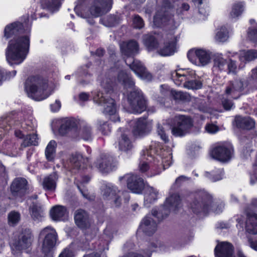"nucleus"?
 I'll return each mask as SVG.
<instances>
[{
    "label": "nucleus",
    "mask_w": 257,
    "mask_h": 257,
    "mask_svg": "<svg viewBox=\"0 0 257 257\" xmlns=\"http://www.w3.org/2000/svg\"><path fill=\"white\" fill-rule=\"evenodd\" d=\"M247 79H236L230 81L229 85L226 87L225 94L233 99H238L241 95V92L248 85Z\"/></svg>",
    "instance_id": "nucleus-11"
},
{
    "label": "nucleus",
    "mask_w": 257,
    "mask_h": 257,
    "mask_svg": "<svg viewBox=\"0 0 257 257\" xmlns=\"http://www.w3.org/2000/svg\"><path fill=\"white\" fill-rule=\"evenodd\" d=\"M74 220L79 228L86 229L91 225L89 214L85 210L79 208L74 212Z\"/></svg>",
    "instance_id": "nucleus-19"
},
{
    "label": "nucleus",
    "mask_w": 257,
    "mask_h": 257,
    "mask_svg": "<svg viewBox=\"0 0 257 257\" xmlns=\"http://www.w3.org/2000/svg\"><path fill=\"white\" fill-rule=\"evenodd\" d=\"M246 231L251 234H257V215L250 217L246 225Z\"/></svg>",
    "instance_id": "nucleus-41"
},
{
    "label": "nucleus",
    "mask_w": 257,
    "mask_h": 257,
    "mask_svg": "<svg viewBox=\"0 0 257 257\" xmlns=\"http://www.w3.org/2000/svg\"><path fill=\"white\" fill-rule=\"evenodd\" d=\"M221 105L225 111H230L231 109H234L235 107V105L232 100L224 97L221 99Z\"/></svg>",
    "instance_id": "nucleus-49"
},
{
    "label": "nucleus",
    "mask_w": 257,
    "mask_h": 257,
    "mask_svg": "<svg viewBox=\"0 0 257 257\" xmlns=\"http://www.w3.org/2000/svg\"><path fill=\"white\" fill-rule=\"evenodd\" d=\"M181 207L180 196L177 194L170 195L164 204L161 207L159 211L156 210H152V215L156 217L157 221L160 222L167 217L171 211H176Z\"/></svg>",
    "instance_id": "nucleus-6"
},
{
    "label": "nucleus",
    "mask_w": 257,
    "mask_h": 257,
    "mask_svg": "<svg viewBox=\"0 0 257 257\" xmlns=\"http://www.w3.org/2000/svg\"><path fill=\"white\" fill-rule=\"evenodd\" d=\"M20 219V214L16 211H12L8 215V220L10 223L16 224L18 223Z\"/></svg>",
    "instance_id": "nucleus-52"
},
{
    "label": "nucleus",
    "mask_w": 257,
    "mask_h": 257,
    "mask_svg": "<svg viewBox=\"0 0 257 257\" xmlns=\"http://www.w3.org/2000/svg\"><path fill=\"white\" fill-rule=\"evenodd\" d=\"M94 99L100 104H106L103 110V112L105 114L110 116L115 114L116 112V104L113 98H112L111 97H106L104 96L102 92L99 91L94 96Z\"/></svg>",
    "instance_id": "nucleus-12"
},
{
    "label": "nucleus",
    "mask_w": 257,
    "mask_h": 257,
    "mask_svg": "<svg viewBox=\"0 0 257 257\" xmlns=\"http://www.w3.org/2000/svg\"><path fill=\"white\" fill-rule=\"evenodd\" d=\"M77 124L76 121L72 118L65 120L58 128L59 134L61 136H65L73 129H76Z\"/></svg>",
    "instance_id": "nucleus-27"
},
{
    "label": "nucleus",
    "mask_w": 257,
    "mask_h": 257,
    "mask_svg": "<svg viewBox=\"0 0 257 257\" xmlns=\"http://www.w3.org/2000/svg\"><path fill=\"white\" fill-rule=\"evenodd\" d=\"M133 26L136 29H141L145 26L143 18L139 15H135L133 18Z\"/></svg>",
    "instance_id": "nucleus-48"
},
{
    "label": "nucleus",
    "mask_w": 257,
    "mask_h": 257,
    "mask_svg": "<svg viewBox=\"0 0 257 257\" xmlns=\"http://www.w3.org/2000/svg\"><path fill=\"white\" fill-rule=\"evenodd\" d=\"M139 171L142 173H144L147 171L149 168L150 166L146 162H141L139 165Z\"/></svg>",
    "instance_id": "nucleus-61"
},
{
    "label": "nucleus",
    "mask_w": 257,
    "mask_h": 257,
    "mask_svg": "<svg viewBox=\"0 0 257 257\" xmlns=\"http://www.w3.org/2000/svg\"><path fill=\"white\" fill-rule=\"evenodd\" d=\"M57 144L55 141L51 140L45 149V156L47 161H54L56 154Z\"/></svg>",
    "instance_id": "nucleus-35"
},
{
    "label": "nucleus",
    "mask_w": 257,
    "mask_h": 257,
    "mask_svg": "<svg viewBox=\"0 0 257 257\" xmlns=\"http://www.w3.org/2000/svg\"><path fill=\"white\" fill-rule=\"evenodd\" d=\"M66 211V209L64 207L57 206L51 209L50 214L53 220H59L65 215Z\"/></svg>",
    "instance_id": "nucleus-37"
},
{
    "label": "nucleus",
    "mask_w": 257,
    "mask_h": 257,
    "mask_svg": "<svg viewBox=\"0 0 257 257\" xmlns=\"http://www.w3.org/2000/svg\"><path fill=\"white\" fill-rule=\"evenodd\" d=\"M73 251L69 249H65L59 255V257H73Z\"/></svg>",
    "instance_id": "nucleus-63"
},
{
    "label": "nucleus",
    "mask_w": 257,
    "mask_h": 257,
    "mask_svg": "<svg viewBox=\"0 0 257 257\" xmlns=\"http://www.w3.org/2000/svg\"><path fill=\"white\" fill-rule=\"evenodd\" d=\"M58 177L55 173L45 178L43 182L44 188L50 191H54L56 188V181Z\"/></svg>",
    "instance_id": "nucleus-33"
},
{
    "label": "nucleus",
    "mask_w": 257,
    "mask_h": 257,
    "mask_svg": "<svg viewBox=\"0 0 257 257\" xmlns=\"http://www.w3.org/2000/svg\"><path fill=\"white\" fill-rule=\"evenodd\" d=\"M234 155L232 145L223 144L217 145L212 149L210 156L216 161H230Z\"/></svg>",
    "instance_id": "nucleus-10"
},
{
    "label": "nucleus",
    "mask_w": 257,
    "mask_h": 257,
    "mask_svg": "<svg viewBox=\"0 0 257 257\" xmlns=\"http://www.w3.org/2000/svg\"><path fill=\"white\" fill-rule=\"evenodd\" d=\"M213 203L211 195L203 190L196 192L193 195L190 208L196 214L208 212Z\"/></svg>",
    "instance_id": "nucleus-4"
},
{
    "label": "nucleus",
    "mask_w": 257,
    "mask_h": 257,
    "mask_svg": "<svg viewBox=\"0 0 257 257\" xmlns=\"http://www.w3.org/2000/svg\"><path fill=\"white\" fill-rule=\"evenodd\" d=\"M82 136L85 141H88L92 139V127L90 125H84L82 129Z\"/></svg>",
    "instance_id": "nucleus-50"
},
{
    "label": "nucleus",
    "mask_w": 257,
    "mask_h": 257,
    "mask_svg": "<svg viewBox=\"0 0 257 257\" xmlns=\"http://www.w3.org/2000/svg\"><path fill=\"white\" fill-rule=\"evenodd\" d=\"M247 36L250 41L257 45V25L254 28H248Z\"/></svg>",
    "instance_id": "nucleus-51"
},
{
    "label": "nucleus",
    "mask_w": 257,
    "mask_h": 257,
    "mask_svg": "<svg viewBox=\"0 0 257 257\" xmlns=\"http://www.w3.org/2000/svg\"><path fill=\"white\" fill-rule=\"evenodd\" d=\"M171 78L177 86L189 90H197L203 87L201 78L195 70L190 68L176 70L171 72Z\"/></svg>",
    "instance_id": "nucleus-2"
},
{
    "label": "nucleus",
    "mask_w": 257,
    "mask_h": 257,
    "mask_svg": "<svg viewBox=\"0 0 257 257\" xmlns=\"http://www.w3.org/2000/svg\"><path fill=\"white\" fill-rule=\"evenodd\" d=\"M157 132L158 135L160 136L161 139L167 143L169 142V140L168 136L166 135L164 127L161 125H159L157 128Z\"/></svg>",
    "instance_id": "nucleus-56"
},
{
    "label": "nucleus",
    "mask_w": 257,
    "mask_h": 257,
    "mask_svg": "<svg viewBox=\"0 0 257 257\" xmlns=\"http://www.w3.org/2000/svg\"><path fill=\"white\" fill-rule=\"evenodd\" d=\"M71 156L72 161H88V157H85L81 153L79 152L72 153Z\"/></svg>",
    "instance_id": "nucleus-57"
},
{
    "label": "nucleus",
    "mask_w": 257,
    "mask_h": 257,
    "mask_svg": "<svg viewBox=\"0 0 257 257\" xmlns=\"http://www.w3.org/2000/svg\"><path fill=\"white\" fill-rule=\"evenodd\" d=\"M77 246L82 249H87L89 248V242L86 239L85 235H83L78 239L76 242Z\"/></svg>",
    "instance_id": "nucleus-54"
},
{
    "label": "nucleus",
    "mask_w": 257,
    "mask_h": 257,
    "mask_svg": "<svg viewBox=\"0 0 257 257\" xmlns=\"http://www.w3.org/2000/svg\"><path fill=\"white\" fill-rule=\"evenodd\" d=\"M41 4L43 9L53 13L58 11L61 6V0H41Z\"/></svg>",
    "instance_id": "nucleus-30"
},
{
    "label": "nucleus",
    "mask_w": 257,
    "mask_h": 257,
    "mask_svg": "<svg viewBox=\"0 0 257 257\" xmlns=\"http://www.w3.org/2000/svg\"><path fill=\"white\" fill-rule=\"evenodd\" d=\"M140 228L147 235H152L157 230L156 221L151 217H145L140 225Z\"/></svg>",
    "instance_id": "nucleus-24"
},
{
    "label": "nucleus",
    "mask_w": 257,
    "mask_h": 257,
    "mask_svg": "<svg viewBox=\"0 0 257 257\" xmlns=\"http://www.w3.org/2000/svg\"><path fill=\"white\" fill-rule=\"evenodd\" d=\"M172 94L175 100L186 101L188 99L187 93L182 91H172Z\"/></svg>",
    "instance_id": "nucleus-53"
},
{
    "label": "nucleus",
    "mask_w": 257,
    "mask_h": 257,
    "mask_svg": "<svg viewBox=\"0 0 257 257\" xmlns=\"http://www.w3.org/2000/svg\"><path fill=\"white\" fill-rule=\"evenodd\" d=\"M93 166L96 167L102 173H109L115 167L112 162H93Z\"/></svg>",
    "instance_id": "nucleus-34"
},
{
    "label": "nucleus",
    "mask_w": 257,
    "mask_h": 257,
    "mask_svg": "<svg viewBox=\"0 0 257 257\" xmlns=\"http://www.w3.org/2000/svg\"><path fill=\"white\" fill-rule=\"evenodd\" d=\"M127 99L133 113L140 114L146 110L148 100L141 89L133 88L127 93Z\"/></svg>",
    "instance_id": "nucleus-5"
},
{
    "label": "nucleus",
    "mask_w": 257,
    "mask_h": 257,
    "mask_svg": "<svg viewBox=\"0 0 257 257\" xmlns=\"http://www.w3.org/2000/svg\"><path fill=\"white\" fill-rule=\"evenodd\" d=\"M105 50L102 48H97L95 52H91V55L94 56L96 55L99 57H101L104 56L105 54Z\"/></svg>",
    "instance_id": "nucleus-62"
},
{
    "label": "nucleus",
    "mask_w": 257,
    "mask_h": 257,
    "mask_svg": "<svg viewBox=\"0 0 257 257\" xmlns=\"http://www.w3.org/2000/svg\"><path fill=\"white\" fill-rule=\"evenodd\" d=\"M233 246L227 241L219 242L216 246L214 252L216 257H233Z\"/></svg>",
    "instance_id": "nucleus-21"
},
{
    "label": "nucleus",
    "mask_w": 257,
    "mask_h": 257,
    "mask_svg": "<svg viewBox=\"0 0 257 257\" xmlns=\"http://www.w3.org/2000/svg\"><path fill=\"white\" fill-rule=\"evenodd\" d=\"M130 131L127 127L118 128L116 135L120 150L127 151L133 148V142L130 138Z\"/></svg>",
    "instance_id": "nucleus-14"
},
{
    "label": "nucleus",
    "mask_w": 257,
    "mask_h": 257,
    "mask_svg": "<svg viewBox=\"0 0 257 257\" xmlns=\"http://www.w3.org/2000/svg\"><path fill=\"white\" fill-rule=\"evenodd\" d=\"M158 192L156 191L154 188L148 187L146 190V193L145 197V204L149 206L150 205L157 199Z\"/></svg>",
    "instance_id": "nucleus-38"
},
{
    "label": "nucleus",
    "mask_w": 257,
    "mask_h": 257,
    "mask_svg": "<svg viewBox=\"0 0 257 257\" xmlns=\"http://www.w3.org/2000/svg\"><path fill=\"white\" fill-rule=\"evenodd\" d=\"M257 58V50H244L239 56V60L243 62H250Z\"/></svg>",
    "instance_id": "nucleus-36"
},
{
    "label": "nucleus",
    "mask_w": 257,
    "mask_h": 257,
    "mask_svg": "<svg viewBox=\"0 0 257 257\" xmlns=\"http://www.w3.org/2000/svg\"><path fill=\"white\" fill-rule=\"evenodd\" d=\"M205 130L210 134H215L219 131V127L213 123H207L205 125Z\"/></svg>",
    "instance_id": "nucleus-58"
},
{
    "label": "nucleus",
    "mask_w": 257,
    "mask_h": 257,
    "mask_svg": "<svg viewBox=\"0 0 257 257\" xmlns=\"http://www.w3.org/2000/svg\"><path fill=\"white\" fill-rule=\"evenodd\" d=\"M96 126L97 130L103 136H108L111 133V124L108 121L97 119Z\"/></svg>",
    "instance_id": "nucleus-31"
},
{
    "label": "nucleus",
    "mask_w": 257,
    "mask_h": 257,
    "mask_svg": "<svg viewBox=\"0 0 257 257\" xmlns=\"http://www.w3.org/2000/svg\"><path fill=\"white\" fill-rule=\"evenodd\" d=\"M236 69L237 65L236 61L232 59H229V61H227L226 70L228 71V73H234L236 72Z\"/></svg>",
    "instance_id": "nucleus-55"
},
{
    "label": "nucleus",
    "mask_w": 257,
    "mask_h": 257,
    "mask_svg": "<svg viewBox=\"0 0 257 257\" xmlns=\"http://www.w3.org/2000/svg\"><path fill=\"white\" fill-rule=\"evenodd\" d=\"M126 64L141 79L149 81L152 80L151 73L147 71L146 67L140 61L134 59L131 63L128 64L126 63Z\"/></svg>",
    "instance_id": "nucleus-18"
},
{
    "label": "nucleus",
    "mask_w": 257,
    "mask_h": 257,
    "mask_svg": "<svg viewBox=\"0 0 257 257\" xmlns=\"http://www.w3.org/2000/svg\"><path fill=\"white\" fill-rule=\"evenodd\" d=\"M143 43L148 51H153L158 49L159 45L156 37L150 34L144 36Z\"/></svg>",
    "instance_id": "nucleus-28"
},
{
    "label": "nucleus",
    "mask_w": 257,
    "mask_h": 257,
    "mask_svg": "<svg viewBox=\"0 0 257 257\" xmlns=\"http://www.w3.org/2000/svg\"><path fill=\"white\" fill-rule=\"evenodd\" d=\"M213 67L215 69L220 71L226 70L227 61L223 57L219 56H216L213 60Z\"/></svg>",
    "instance_id": "nucleus-42"
},
{
    "label": "nucleus",
    "mask_w": 257,
    "mask_h": 257,
    "mask_svg": "<svg viewBox=\"0 0 257 257\" xmlns=\"http://www.w3.org/2000/svg\"><path fill=\"white\" fill-rule=\"evenodd\" d=\"M106 21L109 27H114L117 23V18L114 15H109L106 18Z\"/></svg>",
    "instance_id": "nucleus-59"
},
{
    "label": "nucleus",
    "mask_w": 257,
    "mask_h": 257,
    "mask_svg": "<svg viewBox=\"0 0 257 257\" xmlns=\"http://www.w3.org/2000/svg\"><path fill=\"white\" fill-rule=\"evenodd\" d=\"M27 181L22 178H16L10 186L12 195L15 198H21L28 193Z\"/></svg>",
    "instance_id": "nucleus-15"
},
{
    "label": "nucleus",
    "mask_w": 257,
    "mask_h": 257,
    "mask_svg": "<svg viewBox=\"0 0 257 257\" xmlns=\"http://www.w3.org/2000/svg\"><path fill=\"white\" fill-rule=\"evenodd\" d=\"M177 39L174 37L173 40L165 44V46L159 51V53L163 56L173 55L176 48Z\"/></svg>",
    "instance_id": "nucleus-29"
},
{
    "label": "nucleus",
    "mask_w": 257,
    "mask_h": 257,
    "mask_svg": "<svg viewBox=\"0 0 257 257\" xmlns=\"http://www.w3.org/2000/svg\"><path fill=\"white\" fill-rule=\"evenodd\" d=\"M244 10V6L241 2L234 3L232 6L230 16L232 18H235L241 15Z\"/></svg>",
    "instance_id": "nucleus-43"
},
{
    "label": "nucleus",
    "mask_w": 257,
    "mask_h": 257,
    "mask_svg": "<svg viewBox=\"0 0 257 257\" xmlns=\"http://www.w3.org/2000/svg\"><path fill=\"white\" fill-rule=\"evenodd\" d=\"M147 118L148 115L145 114L137 120L133 130V134L135 137H142L146 135L148 126Z\"/></svg>",
    "instance_id": "nucleus-23"
},
{
    "label": "nucleus",
    "mask_w": 257,
    "mask_h": 257,
    "mask_svg": "<svg viewBox=\"0 0 257 257\" xmlns=\"http://www.w3.org/2000/svg\"><path fill=\"white\" fill-rule=\"evenodd\" d=\"M30 209L31 213V216L34 220L38 221L41 220L43 215L41 206L33 203L30 206Z\"/></svg>",
    "instance_id": "nucleus-40"
},
{
    "label": "nucleus",
    "mask_w": 257,
    "mask_h": 257,
    "mask_svg": "<svg viewBox=\"0 0 257 257\" xmlns=\"http://www.w3.org/2000/svg\"><path fill=\"white\" fill-rule=\"evenodd\" d=\"M31 30L29 15L5 27L2 40L5 41V44L8 41L5 55L10 66L20 64L26 58L30 50Z\"/></svg>",
    "instance_id": "nucleus-1"
},
{
    "label": "nucleus",
    "mask_w": 257,
    "mask_h": 257,
    "mask_svg": "<svg viewBox=\"0 0 257 257\" xmlns=\"http://www.w3.org/2000/svg\"><path fill=\"white\" fill-rule=\"evenodd\" d=\"M102 87L107 94L112 95L117 88V85L112 78H106L101 83Z\"/></svg>",
    "instance_id": "nucleus-32"
},
{
    "label": "nucleus",
    "mask_w": 257,
    "mask_h": 257,
    "mask_svg": "<svg viewBox=\"0 0 257 257\" xmlns=\"http://www.w3.org/2000/svg\"><path fill=\"white\" fill-rule=\"evenodd\" d=\"M117 80L125 89H133L135 87V81L130 72L121 70L117 73Z\"/></svg>",
    "instance_id": "nucleus-20"
},
{
    "label": "nucleus",
    "mask_w": 257,
    "mask_h": 257,
    "mask_svg": "<svg viewBox=\"0 0 257 257\" xmlns=\"http://www.w3.org/2000/svg\"><path fill=\"white\" fill-rule=\"evenodd\" d=\"M139 44L134 39L124 41L120 46V50L122 55L126 57H132L133 59L139 54Z\"/></svg>",
    "instance_id": "nucleus-17"
},
{
    "label": "nucleus",
    "mask_w": 257,
    "mask_h": 257,
    "mask_svg": "<svg viewBox=\"0 0 257 257\" xmlns=\"http://www.w3.org/2000/svg\"><path fill=\"white\" fill-rule=\"evenodd\" d=\"M228 32L225 26H222L216 33L215 38L219 42H224L228 37Z\"/></svg>",
    "instance_id": "nucleus-46"
},
{
    "label": "nucleus",
    "mask_w": 257,
    "mask_h": 257,
    "mask_svg": "<svg viewBox=\"0 0 257 257\" xmlns=\"http://www.w3.org/2000/svg\"><path fill=\"white\" fill-rule=\"evenodd\" d=\"M235 122L237 128L245 130H251L253 129L255 124V120L249 116H239L236 118Z\"/></svg>",
    "instance_id": "nucleus-25"
},
{
    "label": "nucleus",
    "mask_w": 257,
    "mask_h": 257,
    "mask_svg": "<svg viewBox=\"0 0 257 257\" xmlns=\"http://www.w3.org/2000/svg\"><path fill=\"white\" fill-rule=\"evenodd\" d=\"M61 107V102L59 100H56L54 103L50 105L51 110L53 112H58Z\"/></svg>",
    "instance_id": "nucleus-60"
},
{
    "label": "nucleus",
    "mask_w": 257,
    "mask_h": 257,
    "mask_svg": "<svg viewBox=\"0 0 257 257\" xmlns=\"http://www.w3.org/2000/svg\"><path fill=\"white\" fill-rule=\"evenodd\" d=\"M40 235L45 236L42 246L44 256L53 257L52 249L56 244L57 236L55 230L51 227H46L40 232Z\"/></svg>",
    "instance_id": "nucleus-8"
},
{
    "label": "nucleus",
    "mask_w": 257,
    "mask_h": 257,
    "mask_svg": "<svg viewBox=\"0 0 257 257\" xmlns=\"http://www.w3.org/2000/svg\"><path fill=\"white\" fill-rule=\"evenodd\" d=\"M31 232L29 229L23 230L19 239L15 243L16 249L21 250L29 247L31 244Z\"/></svg>",
    "instance_id": "nucleus-22"
},
{
    "label": "nucleus",
    "mask_w": 257,
    "mask_h": 257,
    "mask_svg": "<svg viewBox=\"0 0 257 257\" xmlns=\"http://www.w3.org/2000/svg\"><path fill=\"white\" fill-rule=\"evenodd\" d=\"M48 79L41 74L29 76L24 83V88L28 96L36 101L46 99L44 93L48 87Z\"/></svg>",
    "instance_id": "nucleus-3"
},
{
    "label": "nucleus",
    "mask_w": 257,
    "mask_h": 257,
    "mask_svg": "<svg viewBox=\"0 0 257 257\" xmlns=\"http://www.w3.org/2000/svg\"><path fill=\"white\" fill-rule=\"evenodd\" d=\"M193 126L191 117L184 115L176 116L171 126L172 134L176 137H182L188 133Z\"/></svg>",
    "instance_id": "nucleus-7"
},
{
    "label": "nucleus",
    "mask_w": 257,
    "mask_h": 257,
    "mask_svg": "<svg viewBox=\"0 0 257 257\" xmlns=\"http://www.w3.org/2000/svg\"><path fill=\"white\" fill-rule=\"evenodd\" d=\"M113 3V0H94L90 13L94 17L101 16L111 10Z\"/></svg>",
    "instance_id": "nucleus-13"
},
{
    "label": "nucleus",
    "mask_w": 257,
    "mask_h": 257,
    "mask_svg": "<svg viewBox=\"0 0 257 257\" xmlns=\"http://www.w3.org/2000/svg\"><path fill=\"white\" fill-rule=\"evenodd\" d=\"M168 21L167 16L162 13L157 12L154 17V24L158 28L163 27Z\"/></svg>",
    "instance_id": "nucleus-39"
},
{
    "label": "nucleus",
    "mask_w": 257,
    "mask_h": 257,
    "mask_svg": "<svg viewBox=\"0 0 257 257\" xmlns=\"http://www.w3.org/2000/svg\"><path fill=\"white\" fill-rule=\"evenodd\" d=\"M118 192L113 186H106L103 190V196L107 199H113Z\"/></svg>",
    "instance_id": "nucleus-47"
},
{
    "label": "nucleus",
    "mask_w": 257,
    "mask_h": 257,
    "mask_svg": "<svg viewBox=\"0 0 257 257\" xmlns=\"http://www.w3.org/2000/svg\"><path fill=\"white\" fill-rule=\"evenodd\" d=\"M158 149L156 147L151 145L149 149L143 150L141 153L140 161H158L157 156L158 154Z\"/></svg>",
    "instance_id": "nucleus-26"
},
{
    "label": "nucleus",
    "mask_w": 257,
    "mask_h": 257,
    "mask_svg": "<svg viewBox=\"0 0 257 257\" xmlns=\"http://www.w3.org/2000/svg\"><path fill=\"white\" fill-rule=\"evenodd\" d=\"M17 74L16 70L8 71L0 67V85L4 81L9 80L14 78Z\"/></svg>",
    "instance_id": "nucleus-44"
},
{
    "label": "nucleus",
    "mask_w": 257,
    "mask_h": 257,
    "mask_svg": "<svg viewBox=\"0 0 257 257\" xmlns=\"http://www.w3.org/2000/svg\"><path fill=\"white\" fill-rule=\"evenodd\" d=\"M24 145L25 147L38 145V135L36 134H29L24 139Z\"/></svg>",
    "instance_id": "nucleus-45"
},
{
    "label": "nucleus",
    "mask_w": 257,
    "mask_h": 257,
    "mask_svg": "<svg viewBox=\"0 0 257 257\" xmlns=\"http://www.w3.org/2000/svg\"><path fill=\"white\" fill-rule=\"evenodd\" d=\"M89 94L86 92H81L79 94V99L82 101H86L89 99Z\"/></svg>",
    "instance_id": "nucleus-64"
},
{
    "label": "nucleus",
    "mask_w": 257,
    "mask_h": 257,
    "mask_svg": "<svg viewBox=\"0 0 257 257\" xmlns=\"http://www.w3.org/2000/svg\"><path fill=\"white\" fill-rule=\"evenodd\" d=\"M126 177L127 188L133 193H141L145 187L144 179L133 174L126 175Z\"/></svg>",
    "instance_id": "nucleus-16"
},
{
    "label": "nucleus",
    "mask_w": 257,
    "mask_h": 257,
    "mask_svg": "<svg viewBox=\"0 0 257 257\" xmlns=\"http://www.w3.org/2000/svg\"><path fill=\"white\" fill-rule=\"evenodd\" d=\"M187 56L189 61L197 66H205L211 59L209 51L202 48H192L188 51Z\"/></svg>",
    "instance_id": "nucleus-9"
}]
</instances>
